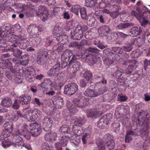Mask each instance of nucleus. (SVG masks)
<instances>
[{"instance_id":"obj_1","label":"nucleus","mask_w":150,"mask_h":150,"mask_svg":"<svg viewBox=\"0 0 150 150\" xmlns=\"http://www.w3.org/2000/svg\"><path fill=\"white\" fill-rule=\"evenodd\" d=\"M9 39H6L9 42L8 46H10L11 49L16 47L18 46L21 49H25L29 45V43L27 38L25 36L15 35L12 33L10 34Z\"/></svg>"},{"instance_id":"obj_2","label":"nucleus","mask_w":150,"mask_h":150,"mask_svg":"<svg viewBox=\"0 0 150 150\" xmlns=\"http://www.w3.org/2000/svg\"><path fill=\"white\" fill-rule=\"evenodd\" d=\"M89 98H78L74 99L73 104L68 102L67 104V109L71 113H74L78 111V109L75 107L82 108L88 106L89 104Z\"/></svg>"},{"instance_id":"obj_3","label":"nucleus","mask_w":150,"mask_h":150,"mask_svg":"<svg viewBox=\"0 0 150 150\" xmlns=\"http://www.w3.org/2000/svg\"><path fill=\"white\" fill-rule=\"evenodd\" d=\"M87 50L89 52L91 53H85L83 54V56H85V61L91 63L92 65L96 63L100 64V59L96 58L95 56V54L99 53L100 50L97 48L91 47L88 48Z\"/></svg>"},{"instance_id":"obj_4","label":"nucleus","mask_w":150,"mask_h":150,"mask_svg":"<svg viewBox=\"0 0 150 150\" xmlns=\"http://www.w3.org/2000/svg\"><path fill=\"white\" fill-rule=\"evenodd\" d=\"M72 129L73 134L71 135V137L69 136H62L60 139V142L63 147L66 146L69 139L74 138V137H76V135L80 136L83 132V127L78 125H75L72 127Z\"/></svg>"},{"instance_id":"obj_5","label":"nucleus","mask_w":150,"mask_h":150,"mask_svg":"<svg viewBox=\"0 0 150 150\" xmlns=\"http://www.w3.org/2000/svg\"><path fill=\"white\" fill-rule=\"evenodd\" d=\"M2 61L0 64V69H3L8 68V70L5 71V74L7 78L11 80L12 77L14 76L18 71L13 67L10 61L8 59L4 60L2 59Z\"/></svg>"},{"instance_id":"obj_6","label":"nucleus","mask_w":150,"mask_h":150,"mask_svg":"<svg viewBox=\"0 0 150 150\" xmlns=\"http://www.w3.org/2000/svg\"><path fill=\"white\" fill-rule=\"evenodd\" d=\"M107 140V142L104 144L102 139L98 138L96 141L98 147L100 148L102 150H111L112 149L115 145L113 137L109 134L108 136Z\"/></svg>"},{"instance_id":"obj_7","label":"nucleus","mask_w":150,"mask_h":150,"mask_svg":"<svg viewBox=\"0 0 150 150\" xmlns=\"http://www.w3.org/2000/svg\"><path fill=\"white\" fill-rule=\"evenodd\" d=\"M42 113L37 109H34L32 111L28 110L26 112L24 117L31 121H34L38 118L40 117Z\"/></svg>"},{"instance_id":"obj_8","label":"nucleus","mask_w":150,"mask_h":150,"mask_svg":"<svg viewBox=\"0 0 150 150\" xmlns=\"http://www.w3.org/2000/svg\"><path fill=\"white\" fill-rule=\"evenodd\" d=\"M2 30L3 32L0 33V48H4L8 46V43L9 42L6 39H9V37L11 33L9 30L7 29Z\"/></svg>"},{"instance_id":"obj_9","label":"nucleus","mask_w":150,"mask_h":150,"mask_svg":"<svg viewBox=\"0 0 150 150\" xmlns=\"http://www.w3.org/2000/svg\"><path fill=\"white\" fill-rule=\"evenodd\" d=\"M35 74L34 69L32 67H30L25 68V70L23 71V74L27 81L31 82L35 80V77L34 75Z\"/></svg>"},{"instance_id":"obj_10","label":"nucleus","mask_w":150,"mask_h":150,"mask_svg":"<svg viewBox=\"0 0 150 150\" xmlns=\"http://www.w3.org/2000/svg\"><path fill=\"white\" fill-rule=\"evenodd\" d=\"M78 89L77 85L76 83H71L65 86L64 93L68 95H72L77 92Z\"/></svg>"},{"instance_id":"obj_11","label":"nucleus","mask_w":150,"mask_h":150,"mask_svg":"<svg viewBox=\"0 0 150 150\" xmlns=\"http://www.w3.org/2000/svg\"><path fill=\"white\" fill-rule=\"evenodd\" d=\"M61 69L60 64L59 62H57L54 64L47 72L48 75L52 76H59V75L62 74H64L63 73L60 72L59 73V71Z\"/></svg>"},{"instance_id":"obj_12","label":"nucleus","mask_w":150,"mask_h":150,"mask_svg":"<svg viewBox=\"0 0 150 150\" xmlns=\"http://www.w3.org/2000/svg\"><path fill=\"white\" fill-rule=\"evenodd\" d=\"M131 14L138 18L142 26L145 27L148 24L149 21V20L148 19V17H149V16H145L144 14L140 15L134 10L132 11Z\"/></svg>"},{"instance_id":"obj_13","label":"nucleus","mask_w":150,"mask_h":150,"mask_svg":"<svg viewBox=\"0 0 150 150\" xmlns=\"http://www.w3.org/2000/svg\"><path fill=\"white\" fill-rule=\"evenodd\" d=\"M101 91L100 92L96 91V90H93L91 88H87L83 92V95L86 96L93 98L97 97L101 94H102L106 91L107 89L105 91H102V89L100 88L99 90Z\"/></svg>"},{"instance_id":"obj_14","label":"nucleus","mask_w":150,"mask_h":150,"mask_svg":"<svg viewBox=\"0 0 150 150\" xmlns=\"http://www.w3.org/2000/svg\"><path fill=\"white\" fill-rule=\"evenodd\" d=\"M30 127L32 135L34 137L38 136L40 134L42 129L36 123H31L30 125Z\"/></svg>"},{"instance_id":"obj_15","label":"nucleus","mask_w":150,"mask_h":150,"mask_svg":"<svg viewBox=\"0 0 150 150\" xmlns=\"http://www.w3.org/2000/svg\"><path fill=\"white\" fill-rule=\"evenodd\" d=\"M81 27L77 26L73 32H71L70 36L72 39L79 40L83 36V34L82 31L80 30Z\"/></svg>"},{"instance_id":"obj_16","label":"nucleus","mask_w":150,"mask_h":150,"mask_svg":"<svg viewBox=\"0 0 150 150\" xmlns=\"http://www.w3.org/2000/svg\"><path fill=\"white\" fill-rule=\"evenodd\" d=\"M27 31L32 36L39 35V32L42 30V29L39 26H36L35 25H29Z\"/></svg>"},{"instance_id":"obj_17","label":"nucleus","mask_w":150,"mask_h":150,"mask_svg":"<svg viewBox=\"0 0 150 150\" xmlns=\"http://www.w3.org/2000/svg\"><path fill=\"white\" fill-rule=\"evenodd\" d=\"M52 101L55 107L58 109L61 108L63 105V100L62 98L59 96H53Z\"/></svg>"},{"instance_id":"obj_18","label":"nucleus","mask_w":150,"mask_h":150,"mask_svg":"<svg viewBox=\"0 0 150 150\" xmlns=\"http://www.w3.org/2000/svg\"><path fill=\"white\" fill-rule=\"evenodd\" d=\"M149 116L148 113L147 111L146 110H141L138 114V117L141 119H146L145 124L146 128H148L149 127L150 118Z\"/></svg>"},{"instance_id":"obj_19","label":"nucleus","mask_w":150,"mask_h":150,"mask_svg":"<svg viewBox=\"0 0 150 150\" xmlns=\"http://www.w3.org/2000/svg\"><path fill=\"white\" fill-rule=\"evenodd\" d=\"M68 66L71 71V73H73L79 70L81 67V64L78 61L71 60L70 61Z\"/></svg>"},{"instance_id":"obj_20","label":"nucleus","mask_w":150,"mask_h":150,"mask_svg":"<svg viewBox=\"0 0 150 150\" xmlns=\"http://www.w3.org/2000/svg\"><path fill=\"white\" fill-rule=\"evenodd\" d=\"M99 35L101 36L106 37L111 32V30L107 25L100 26L98 29Z\"/></svg>"},{"instance_id":"obj_21","label":"nucleus","mask_w":150,"mask_h":150,"mask_svg":"<svg viewBox=\"0 0 150 150\" xmlns=\"http://www.w3.org/2000/svg\"><path fill=\"white\" fill-rule=\"evenodd\" d=\"M42 126L44 130L49 131L51 130L53 121L50 118L45 117L42 121Z\"/></svg>"},{"instance_id":"obj_22","label":"nucleus","mask_w":150,"mask_h":150,"mask_svg":"<svg viewBox=\"0 0 150 150\" xmlns=\"http://www.w3.org/2000/svg\"><path fill=\"white\" fill-rule=\"evenodd\" d=\"M57 137V133L52 132L50 133H47L44 136V139L46 141L50 142L52 141H55Z\"/></svg>"},{"instance_id":"obj_23","label":"nucleus","mask_w":150,"mask_h":150,"mask_svg":"<svg viewBox=\"0 0 150 150\" xmlns=\"http://www.w3.org/2000/svg\"><path fill=\"white\" fill-rule=\"evenodd\" d=\"M130 35L132 37H134L142 34L143 33V29L139 27L138 28L137 27H134L131 29L129 31Z\"/></svg>"},{"instance_id":"obj_24","label":"nucleus","mask_w":150,"mask_h":150,"mask_svg":"<svg viewBox=\"0 0 150 150\" xmlns=\"http://www.w3.org/2000/svg\"><path fill=\"white\" fill-rule=\"evenodd\" d=\"M31 42V46L33 47H37L40 43L41 38L39 35L32 36L29 39Z\"/></svg>"},{"instance_id":"obj_25","label":"nucleus","mask_w":150,"mask_h":150,"mask_svg":"<svg viewBox=\"0 0 150 150\" xmlns=\"http://www.w3.org/2000/svg\"><path fill=\"white\" fill-rule=\"evenodd\" d=\"M13 139L15 142L13 144L14 147L17 148L21 147V145L23 144V141L22 138L19 136V134L17 133L15 134Z\"/></svg>"},{"instance_id":"obj_26","label":"nucleus","mask_w":150,"mask_h":150,"mask_svg":"<svg viewBox=\"0 0 150 150\" xmlns=\"http://www.w3.org/2000/svg\"><path fill=\"white\" fill-rule=\"evenodd\" d=\"M31 97L28 95H22L19 97L20 103L22 105H26L30 103Z\"/></svg>"},{"instance_id":"obj_27","label":"nucleus","mask_w":150,"mask_h":150,"mask_svg":"<svg viewBox=\"0 0 150 150\" xmlns=\"http://www.w3.org/2000/svg\"><path fill=\"white\" fill-rule=\"evenodd\" d=\"M2 99L1 105L3 107L8 108L12 105L11 100L9 98L6 97Z\"/></svg>"},{"instance_id":"obj_28","label":"nucleus","mask_w":150,"mask_h":150,"mask_svg":"<svg viewBox=\"0 0 150 150\" xmlns=\"http://www.w3.org/2000/svg\"><path fill=\"white\" fill-rule=\"evenodd\" d=\"M52 84V82L51 80L49 79L46 78L41 83V86L44 90L47 91Z\"/></svg>"},{"instance_id":"obj_29","label":"nucleus","mask_w":150,"mask_h":150,"mask_svg":"<svg viewBox=\"0 0 150 150\" xmlns=\"http://www.w3.org/2000/svg\"><path fill=\"white\" fill-rule=\"evenodd\" d=\"M59 131L62 134L67 133L72 134H73V130L72 131L67 125H62L60 128Z\"/></svg>"},{"instance_id":"obj_30","label":"nucleus","mask_w":150,"mask_h":150,"mask_svg":"<svg viewBox=\"0 0 150 150\" xmlns=\"http://www.w3.org/2000/svg\"><path fill=\"white\" fill-rule=\"evenodd\" d=\"M72 55V53L71 50L69 49L66 50L61 55V59L67 60L69 61Z\"/></svg>"},{"instance_id":"obj_31","label":"nucleus","mask_w":150,"mask_h":150,"mask_svg":"<svg viewBox=\"0 0 150 150\" xmlns=\"http://www.w3.org/2000/svg\"><path fill=\"white\" fill-rule=\"evenodd\" d=\"M87 115L88 117L96 118L98 115V111L97 109H89L86 110Z\"/></svg>"},{"instance_id":"obj_32","label":"nucleus","mask_w":150,"mask_h":150,"mask_svg":"<svg viewBox=\"0 0 150 150\" xmlns=\"http://www.w3.org/2000/svg\"><path fill=\"white\" fill-rule=\"evenodd\" d=\"M62 25L60 23H57L54 26L53 31V34L54 36L60 34L62 31Z\"/></svg>"},{"instance_id":"obj_33","label":"nucleus","mask_w":150,"mask_h":150,"mask_svg":"<svg viewBox=\"0 0 150 150\" xmlns=\"http://www.w3.org/2000/svg\"><path fill=\"white\" fill-rule=\"evenodd\" d=\"M103 59L104 64L108 66L109 67L114 65L116 64L115 62V63L112 60L110 56L109 57H103Z\"/></svg>"},{"instance_id":"obj_34","label":"nucleus","mask_w":150,"mask_h":150,"mask_svg":"<svg viewBox=\"0 0 150 150\" xmlns=\"http://www.w3.org/2000/svg\"><path fill=\"white\" fill-rule=\"evenodd\" d=\"M0 110V113L7 112L6 113V119L7 120H11V119L12 116H13V115H12V114L13 112L12 110H9L8 111V110L7 109L1 107Z\"/></svg>"},{"instance_id":"obj_35","label":"nucleus","mask_w":150,"mask_h":150,"mask_svg":"<svg viewBox=\"0 0 150 150\" xmlns=\"http://www.w3.org/2000/svg\"><path fill=\"white\" fill-rule=\"evenodd\" d=\"M29 57L27 54H25L21 56L20 64L22 65L25 66L29 62Z\"/></svg>"},{"instance_id":"obj_36","label":"nucleus","mask_w":150,"mask_h":150,"mask_svg":"<svg viewBox=\"0 0 150 150\" xmlns=\"http://www.w3.org/2000/svg\"><path fill=\"white\" fill-rule=\"evenodd\" d=\"M132 62L134 63V64L130 65L128 66V68L125 70V71H124L122 73H125L127 74L132 73L133 70V68L137 63V62L135 60H133L132 61Z\"/></svg>"},{"instance_id":"obj_37","label":"nucleus","mask_w":150,"mask_h":150,"mask_svg":"<svg viewBox=\"0 0 150 150\" xmlns=\"http://www.w3.org/2000/svg\"><path fill=\"white\" fill-rule=\"evenodd\" d=\"M4 127L5 129L8 130L11 132L13 131V123L11 121H8L6 122L4 125Z\"/></svg>"},{"instance_id":"obj_38","label":"nucleus","mask_w":150,"mask_h":150,"mask_svg":"<svg viewBox=\"0 0 150 150\" xmlns=\"http://www.w3.org/2000/svg\"><path fill=\"white\" fill-rule=\"evenodd\" d=\"M54 45L53 47L54 51H56L59 52L61 51L63 49L64 45L60 42H58L57 44Z\"/></svg>"},{"instance_id":"obj_39","label":"nucleus","mask_w":150,"mask_h":150,"mask_svg":"<svg viewBox=\"0 0 150 150\" xmlns=\"http://www.w3.org/2000/svg\"><path fill=\"white\" fill-rule=\"evenodd\" d=\"M85 5L88 7H94L97 3V0H86Z\"/></svg>"},{"instance_id":"obj_40","label":"nucleus","mask_w":150,"mask_h":150,"mask_svg":"<svg viewBox=\"0 0 150 150\" xmlns=\"http://www.w3.org/2000/svg\"><path fill=\"white\" fill-rule=\"evenodd\" d=\"M36 13L37 15H39L44 12H47V9L43 5H40L38 7V9L36 10Z\"/></svg>"},{"instance_id":"obj_41","label":"nucleus","mask_w":150,"mask_h":150,"mask_svg":"<svg viewBox=\"0 0 150 150\" xmlns=\"http://www.w3.org/2000/svg\"><path fill=\"white\" fill-rule=\"evenodd\" d=\"M118 35L115 32H112L107 37V39L112 41H114L117 40L118 38Z\"/></svg>"},{"instance_id":"obj_42","label":"nucleus","mask_w":150,"mask_h":150,"mask_svg":"<svg viewBox=\"0 0 150 150\" xmlns=\"http://www.w3.org/2000/svg\"><path fill=\"white\" fill-rule=\"evenodd\" d=\"M121 106H122L121 105H118L116 109L115 115L117 118H119L122 117V109Z\"/></svg>"},{"instance_id":"obj_43","label":"nucleus","mask_w":150,"mask_h":150,"mask_svg":"<svg viewBox=\"0 0 150 150\" xmlns=\"http://www.w3.org/2000/svg\"><path fill=\"white\" fill-rule=\"evenodd\" d=\"M81 8V6L79 5H74L70 9L71 12H73L76 15L79 14V11Z\"/></svg>"},{"instance_id":"obj_44","label":"nucleus","mask_w":150,"mask_h":150,"mask_svg":"<svg viewBox=\"0 0 150 150\" xmlns=\"http://www.w3.org/2000/svg\"><path fill=\"white\" fill-rule=\"evenodd\" d=\"M35 11V9L29 8L26 11L24 14L27 17H32L34 15V13Z\"/></svg>"},{"instance_id":"obj_45","label":"nucleus","mask_w":150,"mask_h":150,"mask_svg":"<svg viewBox=\"0 0 150 150\" xmlns=\"http://www.w3.org/2000/svg\"><path fill=\"white\" fill-rule=\"evenodd\" d=\"M107 122H105L103 119L101 117L98 122L97 126L100 129L104 128L105 125H107Z\"/></svg>"},{"instance_id":"obj_46","label":"nucleus","mask_w":150,"mask_h":150,"mask_svg":"<svg viewBox=\"0 0 150 150\" xmlns=\"http://www.w3.org/2000/svg\"><path fill=\"white\" fill-rule=\"evenodd\" d=\"M108 8H109V10L110 12L115 11H119V9H120L121 8L119 5L114 4V5H111L109 4Z\"/></svg>"},{"instance_id":"obj_47","label":"nucleus","mask_w":150,"mask_h":150,"mask_svg":"<svg viewBox=\"0 0 150 150\" xmlns=\"http://www.w3.org/2000/svg\"><path fill=\"white\" fill-rule=\"evenodd\" d=\"M41 147V150H54L53 147L50 146L47 143H43Z\"/></svg>"},{"instance_id":"obj_48","label":"nucleus","mask_w":150,"mask_h":150,"mask_svg":"<svg viewBox=\"0 0 150 150\" xmlns=\"http://www.w3.org/2000/svg\"><path fill=\"white\" fill-rule=\"evenodd\" d=\"M102 117L105 120V122H107V125H108L110 123L111 119L112 118V115L111 114L109 113L103 116Z\"/></svg>"},{"instance_id":"obj_49","label":"nucleus","mask_w":150,"mask_h":150,"mask_svg":"<svg viewBox=\"0 0 150 150\" xmlns=\"http://www.w3.org/2000/svg\"><path fill=\"white\" fill-rule=\"evenodd\" d=\"M83 76L87 81H89L92 78L93 74L90 71L87 70L85 72Z\"/></svg>"},{"instance_id":"obj_50","label":"nucleus","mask_w":150,"mask_h":150,"mask_svg":"<svg viewBox=\"0 0 150 150\" xmlns=\"http://www.w3.org/2000/svg\"><path fill=\"white\" fill-rule=\"evenodd\" d=\"M104 2H100L99 8H102L105 7L106 6L105 4L107 3L110 4V3H113L114 2V0H102Z\"/></svg>"},{"instance_id":"obj_51","label":"nucleus","mask_w":150,"mask_h":150,"mask_svg":"<svg viewBox=\"0 0 150 150\" xmlns=\"http://www.w3.org/2000/svg\"><path fill=\"white\" fill-rule=\"evenodd\" d=\"M80 11L81 17L83 19H86L88 16L86 13V8L84 7L81 8Z\"/></svg>"},{"instance_id":"obj_52","label":"nucleus","mask_w":150,"mask_h":150,"mask_svg":"<svg viewBox=\"0 0 150 150\" xmlns=\"http://www.w3.org/2000/svg\"><path fill=\"white\" fill-rule=\"evenodd\" d=\"M12 115H13V116H12L11 119L13 120H17L19 117H23L24 118V116L25 115V114L23 115L19 111H17L15 115H14L13 113L12 114Z\"/></svg>"},{"instance_id":"obj_53","label":"nucleus","mask_w":150,"mask_h":150,"mask_svg":"<svg viewBox=\"0 0 150 150\" xmlns=\"http://www.w3.org/2000/svg\"><path fill=\"white\" fill-rule=\"evenodd\" d=\"M28 131H27V128H26L25 125H23L20 129L17 130L16 133L17 134L20 135H23L25 134Z\"/></svg>"},{"instance_id":"obj_54","label":"nucleus","mask_w":150,"mask_h":150,"mask_svg":"<svg viewBox=\"0 0 150 150\" xmlns=\"http://www.w3.org/2000/svg\"><path fill=\"white\" fill-rule=\"evenodd\" d=\"M146 120L144 119H141L138 117L137 120H136L137 125V126H142L143 125L146 127L145 124Z\"/></svg>"},{"instance_id":"obj_55","label":"nucleus","mask_w":150,"mask_h":150,"mask_svg":"<svg viewBox=\"0 0 150 150\" xmlns=\"http://www.w3.org/2000/svg\"><path fill=\"white\" fill-rule=\"evenodd\" d=\"M32 103L36 106L40 107L42 105V103L40 102V99L37 98L32 99Z\"/></svg>"},{"instance_id":"obj_56","label":"nucleus","mask_w":150,"mask_h":150,"mask_svg":"<svg viewBox=\"0 0 150 150\" xmlns=\"http://www.w3.org/2000/svg\"><path fill=\"white\" fill-rule=\"evenodd\" d=\"M112 126L113 127L114 130L116 132H117L120 129V125L119 122L113 123L112 124Z\"/></svg>"},{"instance_id":"obj_57","label":"nucleus","mask_w":150,"mask_h":150,"mask_svg":"<svg viewBox=\"0 0 150 150\" xmlns=\"http://www.w3.org/2000/svg\"><path fill=\"white\" fill-rule=\"evenodd\" d=\"M90 137L88 135L83 133L82 136V141L83 144H86L87 143V141L89 140Z\"/></svg>"},{"instance_id":"obj_58","label":"nucleus","mask_w":150,"mask_h":150,"mask_svg":"<svg viewBox=\"0 0 150 150\" xmlns=\"http://www.w3.org/2000/svg\"><path fill=\"white\" fill-rule=\"evenodd\" d=\"M83 54L82 55L81 54H74L73 55L72 59L70 61L72 60V61H74V60L77 59H79L80 58L82 59L83 58V59L85 60L84 57L85 56H83Z\"/></svg>"},{"instance_id":"obj_59","label":"nucleus","mask_w":150,"mask_h":150,"mask_svg":"<svg viewBox=\"0 0 150 150\" xmlns=\"http://www.w3.org/2000/svg\"><path fill=\"white\" fill-rule=\"evenodd\" d=\"M13 52V55L18 58L19 57L22 53V51L17 49L14 50Z\"/></svg>"},{"instance_id":"obj_60","label":"nucleus","mask_w":150,"mask_h":150,"mask_svg":"<svg viewBox=\"0 0 150 150\" xmlns=\"http://www.w3.org/2000/svg\"><path fill=\"white\" fill-rule=\"evenodd\" d=\"M20 100L16 99L12 105V108L14 109H18L20 107Z\"/></svg>"},{"instance_id":"obj_61","label":"nucleus","mask_w":150,"mask_h":150,"mask_svg":"<svg viewBox=\"0 0 150 150\" xmlns=\"http://www.w3.org/2000/svg\"><path fill=\"white\" fill-rule=\"evenodd\" d=\"M48 51L47 50L42 51L39 57L46 59L48 55Z\"/></svg>"},{"instance_id":"obj_62","label":"nucleus","mask_w":150,"mask_h":150,"mask_svg":"<svg viewBox=\"0 0 150 150\" xmlns=\"http://www.w3.org/2000/svg\"><path fill=\"white\" fill-rule=\"evenodd\" d=\"M122 108L123 110L122 114L124 116L128 115L130 111L129 106L128 105L123 106Z\"/></svg>"},{"instance_id":"obj_63","label":"nucleus","mask_w":150,"mask_h":150,"mask_svg":"<svg viewBox=\"0 0 150 150\" xmlns=\"http://www.w3.org/2000/svg\"><path fill=\"white\" fill-rule=\"evenodd\" d=\"M132 48V45L130 44H127L126 46L122 47V49L125 51H130Z\"/></svg>"},{"instance_id":"obj_64","label":"nucleus","mask_w":150,"mask_h":150,"mask_svg":"<svg viewBox=\"0 0 150 150\" xmlns=\"http://www.w3.org/2000/svg\"><path fill=\"white\" fill-rule=\"evenodd\" d=\"M112 51L116 53H118L121 54H122V51L121 48L117 47H113L112 48Z\"/></svg>"}]
</instances>
